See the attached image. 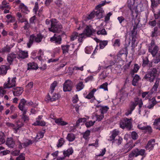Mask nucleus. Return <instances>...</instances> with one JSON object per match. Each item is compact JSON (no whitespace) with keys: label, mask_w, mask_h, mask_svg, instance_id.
I'll return each mask as SVG.
<instances>
[{"label":"nucleus","mask_w":160,"mask_h":160,"mask_svg":"<svg viewBox=\"0 0 160 160\" xmlns=\"http://www.w3.org/2000/svg\"><path fill=\"white\" fill-rule=\"evenodd\" d=\"M78 36V34L77 32H73L70 36V41H72L74 40Z\"/></svg>","instance_id":"48"},{"label":"nucleus","mask_w":160,"mask_h":160,"mask_svg":"<svg viewBox=\"0 0 160 160\" xmlns=\"http://www.w3.org/2000/svg\"><path fill=\"white\" fill-rule=\"evenodd\" d=\"M97 42L99 43L100 48L102 49L108 44V41L107 40L102 41L98 40Z\"/></svg>","instance_id":"29"},{"label":"nucleus","mask_w":160,"mask_h":160,"mask_svg":"<svg viewBox=\"0 0 160 160\" xmlns=\"http://www.w3.org/2000/svg\"><path fill=\"white\" fill-rule=\"evenodd\" d=\"M151 7L154 10V8H156L159 4H160V0H151Z\"/></svg>","instance_id":"32"},{"label":"nucleus","mask_w":160,"mask_h":160,"mask_svg":"<svg viewBox=\"0 0 160 160\" xmlns=\"http://www.w3.org/2000/svg\"><path fill=\"white\" fill-rule=\"evenodd\" d=\"M155 140L154 139H152L149 140L145 148L147 150H151L153 149L155 145Z\"/></svg>","instance_id":"17"},{"label":"nucleus","mask_w":160,"mask_h":160,"mask_svg":"<svg viewBox=\"0 0 160 160\" xmlns=\"http://www.w3.org/2000/svg\"><path fill=\"white\" fill-rule=\"evenodd\" d=\"M32 125L35 126H44L46 125V122L43 121H40V120H37L36 121L33 123Z\"/></svg>","instance_id":"36"},{"label":"nucleus","mask_w":160,"mask_h":160,"mask_svg":"<svg viewBox=\"0 0 160 160\" xmlns=\"http://www.w3.org/2000/svg\"><path fill=\"white\" fill-rule=\"evenodd\" d=\"M97 89L96 88L93 89L92 91H91L88 94V95L86 96H84L85 98L88 99H91L93 98L94 97V93L96 92Z\"/></svg>","instance_id":"28"},{"label":"nucleus","mask_w":160,"mask_h":160,"mask_svg":"<svg viewBox=\"0 0 160 160\" xmlns=\"http://www.w3.org/2000/svg\"><path fill=\"white\" fill-rule=\"evenodd\" d=\"M55 122L58 125L62 126H64L67 125L68 123L62 121L61 118H58L55 120Z\"/></svg>","instance_id":"39"},{"label":"nucleus","mask_w":160,"mask_h":160,"mask_svg":"<svg viewBox=\"0 0 160 160\" xmlns=\"http://www.w3.org/2000/svg\"><path fill=\"white\" fill-rule=\"evenodd\" d=\"M70 47V45L68 44L61 45V48L62 50L63 54L65 55L68 52Z\"/></svg>","instance_id":"26"},{"label":"nucleus","mask_w":160,"mask_h":160,"mask_svg":"<svg viewBox=\"0 0 160 160\" xmlns=\"http://www.w3.org/2000/svg\"><path fill=\"white\" fill-rule=\"evenodd\" d=\"M146 126H144V123H141L140 124H138L137 127L138 128L141 130H143L145 128Z\"/></svg>","instance_id":"64"},{"label":"nucleus","mask_w":160,"mask_h":160,"mask_svg":"<svg viewBox=\"0 0 160 160\" xmlns=\"http://www.w3.org/2000/svg\"><path fill=\"white\" fill-rule=\"evenodd\" d=\"M20 152L19 150H16L12 152L11 154L14 156H17L19 154Z\"/></svg>","instance_id":"63"},{"label":"nucleus","mask_w":160,"mask_h":160,"mask_svg":"<svg viewBox=\"0 0 160 160\" xmlns=\"http://www.w3.org/2000/svg\"><path fill=\"white\" fill-rule=\"evenodd\" d=\"M16 77L12 78H8V81L4 84V88H10L14 87L16 86Z\"/></svg>","instance_id":"9"},{"label":"nucleus","mask_w":160,"mask_h":160,"mask_svg":"<svg viewBox=\"0 0 160 160\" xmlns=\"http://www.w3.org/2000/svg\"><path fill=\"white\" fill-rule=\"evenodd\" d=\"M6 18L8 19H10V20L8 22H13L15 21V18L14 17L12 16L11 14L7 15L6 16Z\"/></svg>","instance_id":"52"},{"label":"nucleus","mask_w":160,"mask_h":160,"mask_svg":"<svg viewBox=\"0 0 160 160\" xmlns=\"http://www.w3.org/2000/svg\"><path fill=\"white\" fill-rule=\"evenodd\" d=\"M62 24L56 19H52L51 27L48 28L49 31L53 33H60L63 32Z\"/></svg>","instance_id":"2"},{"label":"nucleus","mask_w":160,"mask_h":160,"mask_svg":"<svg viewBox=\"0 0 160 160\" xmlns=\"http://www.w3.org/2000/svg\"><path fill=\"white\" fill-rule=\"evenodd\" d=\"M95 117L96 118V121L99 122L101 121L104 118V115L101 114V115H98L96 114Z\"/></svg>","instance_id":"55"},{"label":"nucleus","mask_w":160,"mask_h":160,"mask_svg":"<svg viewBox=\"0 0 160 160\" xmlns=\"http://www.w3.org/2000/svg\"><path fill=\"white\" fill-rule=\"evenodd\" d=\"M74 87L73 82L70 80H66L63 84V90L64 92H70Z\"/></svg>","instance_id":"10"},{"label":"nucleus","mask_w":160,"mask_h":160,"mask_svg":"<svg viewBox=\"0 0 160 160\" xmlns=\"http://www.w3.org/2000/svg\"><path fill=\"white\" fill-rule=\"evenodd\" d=\"M77 91H79L82 89L84 87V85L82 81L79 82L76 85Z\"/></svg>","instance_id":"35"},{"label":"nucleus","mask_w":160,"mask_h":160,"mask_svg":"<svg viewBox=\"0 0 160 160\" xmlns=\"http://www.w3.org/2000/svg\"><path fill=\"white\" fill-rule=\"evenodd\" d=\"M6 144L9 147L13 148L15 145V142L12 138H8L7 139Z\"/></svg>","instance_id":"15"},{"label":"nucleus","mask_w":160,"mask_h":160,"mask_svg":"<svg viewBox=\"0 0 160 160\" xmlns=\"http://www.w3.org/2000/svg\"><path fill=\"white\" fill-rule=\"evenodd\" d=\"M95 30L91 26H87L84 29L83 32L84 35H86L87 37H89L95 33Z\"/></svg>","instance_id":"11"},{"label":"nucleus","mask_w":160,"mask_h":160,"mask_svg":"<svg viewBox=\"0 0 160 160\" xmlns=\"http://www.w3.org/2000/svg\"><path fill=\"white\" fill-rule=\"evenodd\" d=\"M109 108L107 106H102L101 108L99 109V111L101 114L103 115L104 114L106 113L108 110Z\"/></svg>","instance_id":"43"},{"label":"nucleus","mask_w":160,"mask_h":160,"mask_svg":"<svg viewBox=\"0 0 160 160\" xmlns=\"http://www.w3.org/2000/svg\"><path fill=\"white\" fill-rule=\"evenodd\" d=\"M10 49L11 48L9 46L7 45L6 46L4 47L0 50V52L2 53L9 52H10Z\"/></svg>","instance_id":"41"},{"label":"nucleus","mask_w":160,"mask_h":160,"mask_svg":"<svg viewBox=\"0 0 160 160\" xmlns=\"http://www.w3.org/2000/svg\"><path fill=\"white\" fill-rule=\"evenodd\" d=\"M90 131L89 130H87L83 133V138L85 139H87L88 137L90 135Z\"/></svg>","instance_id":"56"},{"label":"nucleus","mask_w":160,"mask_h":160,"mask_svg":"<svg viewBox=\"0 0 160 160\" xmlns=\"http://www.w3.org/2000/svg\"><path fill=\"white\" fill-rule=\"evenodd\" d=\"M25 154L24 153H21L16 158V160H25Z\"/></svg>","instance_id":"53"},{"label":"nucleus","mask_w":160,"mask_h":160,"mask_svg":"<svg viewBox=\"0 0 160 160\" xmlns=\"http://www.w3.org/2000/svg\"><path fill=\"white\" fill-rule=\"evenodd\" d=\"M17 16L18 17V19L19 22L21 23L24 22L27 20L25 17L22 16V14L19 12L17 13Z\"/></svg>","instance_id":"25"},{"label":"nucleus","mask_w":160,"mask_h":160,"mask_svg":"<svg viewBox=\"0 0 160 160\" xmlns=\"http://www.w3.org/2000/svg\"><path fill=\"white\" fill-rule=\"evenodd\" d=\"M65 34V32H63L59 35H57L56 34H54L53 36L50 38V41L55 43L56 45H60L62 43V37L63 35Z\"/></svg>","instance_id":"8"},{"label":"nucleus","mask_w":160,"mask_h":160,"mask_svg":"<svg viewBox=\"0 0 160 160\" xmlns=\"http://www.w3.org/2000/svg\"><path fill=\"white\" fill-rule=\"evenodd\" d=\"M135 0H127V5L128 8L131 11H132L133 9V5L135 3Z\"/></svg>","instance_id":"31"},{"label":"nucleus","mask_w":160,"mask_h":160,"mask_svg":"<svg viewBox=\"0 0 160 160\" xmlns=\"http://www.w3.org/2000/svg\"><path fill=\"white\" fill-rule=\"evenodd\" d=\"M24 22V25L23 27V28L25 30H28L31 27L30 24L28 22V20Z\"/></svg>","instance_id":"49"},{"label":"nucleus","mask_w":160,"mask_h":160,"mask_svg":"<svg viewBox=\"0 0 160 160\" xmlns=\"http://www.w3.org/2000/svg\"><path fill=\"white\" fill-rule=\"evenodd\" d=\"M59 98L58 94H54L52 97H51L48 94L46 100L50 101L51 102L55 101L58 99Z\"/></svg>","instance_id":"24"},{"label":"nucleus","mask_w":160,"mask_h":160,"mask_svg":"<svg viewBox=\"0 0 160 160\" xmlns=\"http://www.w3.org/2000/svg\"><path fill=\"white\" fill-rule=\"evenodd\" d=\"M157 70L155 68H152L151 71L147 72L143 78V80L145 81L153 82L157 75Z\"/></svg>","instance_id":"4"},{"label":"nucleus","mask_w":160,"mask_h":160,"mask_svg":"<svg viewBox=\"0 0 160 160\" xmlns=\"http://www.w3.org/2000/svg\"><path fill=\"white\" fill-rule=\"evenodd\" d=\"M151 62L150 64L149 63V61L148 60V57H146L145 58L142 59V66L143 68H144L147 67L148 68H150L152 67Z\"/></svg>","instance_id":"19"},{"label":"nucleus","mask_w":160,"mask_h":160,"mask_svg":"<svg viewBox=\"0 0 160 160\" xmlns=\"http://www.w3.org/2000/svg\"><path fill=\"white\" fill-rule=\"evenodd\" d=\"M136 29L135 28H133L132 30L131 31V37L132 40V44H134L135 42L136 41L137 38L136 35L137 34V32L136 31Z\"/></svg>","instance_id":"22"},{"label":"nucleus","mask_w":160,"mask_h":160,"mask_svg":"<svg viewBox=\"0 0 160 160\" xmlns=\"http://www.w3.org/2000/svg\"><path fill=\"white\" fill-rule=\"evenodd\" d=\"M95 121L92 122V121H90L89 122H86L85 124L87 128H89L92 126H93Z\"/></svg>","instance_id":"58"},{"label":"nucleus","mask_w":160,"mask_h":160,"mask_svg":"<svg viewBox=\"0 0 160 160\" xmlns=\"http://www.w3.org/2000/svg\"><path fill=\"white\" fill-rule=\"evenodd\" d=\"M143 130H144L145 133H147L149 134H151L152 132L151 127L148 125L146 126Z\"/></svg>","instance_id":"46"},{"label":"nucleus","mask_w":160,"mask_h":160,"mask_svg":"<svg viewBox=\"0 0 160 160\" xmlns=\"http://www.w3.org/2000/svg\"><path fill=\"white\" fill-rule=\"evenodd\" d=\"M17 58L18 59L20 58L24 59L28 57V52H27L22 51L21 50H19L17 53Z\"/></svg>","instance_id":"13"},{"label":"nucleus","mask_w":160,"mask_h":160,"mask_svg":"<svg viewBox=\"0 0 160 160\" xmlns=\"http://www.w3.org/2000/svg\"><path fill=\"white\" fill-rule=\"evenodd\" d=\"M108 83L107 82H106L102 85H100L99 87V88L101 89H103L105 91H108Z\"/></svg>","instance_id":"54"},{"label":"nucleus","mask_w":160,"mask_h":160,"mask_svg":"<svg viewBox=\"0 0 160 160\" xmlns=\"http://www.w3.org/2000/svg\"><path fill=\"white\" fill-rule=\"evenodd\" d=\"M22 118L24 120V122H26L29 120V117L26 115L27 112V110H25V111H22Z\"/></svg>","instance_id":"47"},{"label":"nucleus","mask_w":160,"mask_h":160,"mask_svg":"<svg viewBox=\"0 0 160 160\" xmlns=\"http://www.w3.org/2000/svg\"><path fill=\"white\" fill-rule=\"evenodd\" d=\"M66 139L70 142L73 141L76 138V137L74 134L72 133H68Z\"/></svg>","instance_id":"34"},{"label":"nucleus","mask_w":160,"mask_h":160,"mask_svg":"<svg viewBox=\"0 0 160 160\" xmlns=\"http://www.w3.org/2000/svg\"><path fill=\"white\" fill-rule=\"evenodd\" d=\"M132 118L130 119L125 118L121 120L120 123V127L122 129L127 128L128 130H130L132 128Z\"/></svg>","instance_id":"6"},{"label":"nucleus","mask_w":160,"mask_h":160,"mask_svg":"<svg viewBox=\"0 0 160 160\" xmlns=\"http://www.w3.org/2000/svg\"><path fill=\"white\" fill-rule=\"evenodd\" d=\"M33 142L31 139H27L26 141L23 143V147L24 148L28 147L29 145L32 144Z\"/></svg>","instance_id":"45"},{"label":"nucleus","mask_w":160,"mask_h":160,"mask_svg":"<svg viewBox=\"0 0 160 160\" xmlns=\"http://www.w3.org/2000/svg\"><path fill=\"white\" fill-rule=\"evenodd\" d=\"M134 102H131L129 106V109L133 111L135 107L138 105L139 109H140L143 105V102L142 99H139L138 98H135L134 99Z\"/></svg>","instance_id":"7"},{"label":"nucleus","mask_w":160,"mask_h":160,"mask_svg":"<svg viewBox=\"0 0 160 160\" xmlns=\"http://www.w3.org/2000/svg\"><path fill=\"white\" fill-rule=\"evenodd\" d=\"M23 88L20 87H17L14 88L12 90V93L14 96L18 97L22 94L23 92Z\"/></svg>","instance_id":"12"},{"label":"nucleus","mask_w":160,"mask_h":160,"mask_svg":"<svg viewBox=\"0 0 160 160\" xmlns=\"http://www.w3.org/2000/svg\"><path fill=\"white\" fill-rule=\"evenodd\" d=\"M160 34V30L157 27H155L151 32V36L152 38L156 37Z\"/></svg>","instance_id":"21"},{"label":"nucleus","mask_w":160,"mask_h":160,"mask_svg":"<svg viewBox=\"0 0 160 160\" xmlns=\"http://www.w3.org/2000/svg\"><path fill=\"white\" fill-rule=\"evenodd\" d=\"M128 54L127 47H125L122 48L119 51V53L118 55V57H120L123 54H125L126 56Z\"/></svg>","instance_id":"27"},{"label":"nucleus","mask_w":160,"mask_h":160,"mask_svg":"<svg viewBox=\"0 0 160 160\" xmlns=\"http://www.w3.org/2000/svg\"><path fill=\"white\" fill-rule=\"evenodd\" d=\"M140 79V77L138 74H136L134 77L133 80L132 81V84L134 86L136 85V83L138 82V81Z\"/></svg>","instance_id":"38"},{"label":"nucleus","mask_w":160,"mask_h":160,"mask_svg":"<svg viewBox=\"0 0 160 160\" xmlns=\"http://www.w3.org/2000/svg\"><path fill=\"white\" fill-rule=\"evenodd\" d=\"M84 36L83 33H82L79 34L78 36V41L79 42H82L83 41L82 39L84 38Z\"/></svg>","instance_id":"60"},{"label":"nucleus","mask_w":160,"mask_h":160,"mask_svg":"<svg viewBox=\"0 0 160 160\" xmlns=\"http://www.w3.org/2000/svg\"><path fill=\"white\" fill-rule=\"evenodd\" d=\"M28 70H37L38 68V65L34 62H29L28 63Z\"/></svg>","instance_id":"18"},{"label":"nucleus","mask_w":160,"mask_h":160,"mask_svg":"<svg viewBox=\"0 0 160 160\" xmlns=\"http://www.w3.org/2000/svg\"><path fill=\"white\" fill-rule=\"evenodd\" d=\"M97 34L98 35H106L107 32L105 29L103 28L101 30L98 31L97 32Z\"/></svg>","instance_id":"51"},{"label":"nucleus","mask_w":160,"mask_h":160,"mask_svg":"<svg viewBox=\"0 0 160 160\" xmlns=\"http://www.w3.org/2000/svg\"><path fill=\"white\" fill-rule=\"evenodd\" d=\"M65 142L64 139L63 138H61L58 140L57 146L58 148L61 147L63 145Z\"/></svg>","instance_id":"42"},{"label":"nucleus","mask_w":160,"mask_h":160,"mask_svg":"<svg viewBox=\"0 0 160 160\" xmlns=\"http://www.w3.org/2000/svg\"><path fill=\"white\" fill-rule=\"evenodd\" d=\"M131 137L133 140H135L138 138V135L135 132L133 131L131 133Z\"/></svg>","instance_id":"57"},{"label":"nucleus","mask_w":160,"mask_h":160,"mask_svg":"<svg viewBox=\"0 0 160 160\" xmlns=\"http://www.w3.org/2000/svg\"><path fill=\"white\" fill-rule=\"evenodd\" d=\"M148 51L152 57H155L152 60L154 63H158L160 62V50L159 51V47L155 44L153 39L152 40L149 45Z\"/></svg>","instance_id":"1"},{"label":"nucleus","mask_w":160,"mask_h":160,"mask_svg":"<svg viewBox=\"0 0 160 160\" xmlns=\"http://www.w3.org/2000/svg\"><path fill=\"white\" fill-rule=\"evenodd\" d=\"M5 135L4 133H2V134L0 135V145L4 143L5 142Z\"/></svg>","instance_id":"50"},{"label":"nucleus","mask_w":160,"mask_h":160,"mask_svg":"<svg viewBox=\"0 0 160 160\" xmlns=\"http://www.w3.org/2000/svg\"><path fill=\"white\" fill-rule=\"evenodd\" d=\"M26 103L27 100L25 99H21L18 106L19 109L22 111H25V110H27V109L25 108V106L26 105Z\"/></svg>","instance_id":"14"},{"label":"nucleus","mask_w":160,"mask_h":160,"mask_svg":"<svg viewBox=\"0 0 160 160\" xmlns=\"http://www.w3.org/2000/svg\"><path fill=\"white\" fill-rule=\"evenodd\" d=\"M112 15L111 12L108 13L105 17V22L108 21L110 19V17Z\"/></svg>","instance_id":"61"},{"label":"nucleus","mask_w":160,"mask_h":160,"mask_svg":"<svg viewBox=\"0 0 160 160\" xmlns=\"http://www.w3.org/2000/svg\"><path fill=\"white\" fill-rule=\"evenodd\" d=\"M146 153H145V150L143 149L139 150L138 148H136L133 150L129 154L128 157L130 158L133 157H137L139 155L142 156L141 160H142L144 158L146 157Z\"/></svg>","instance_id":"5"},{"label":"nucleus","mask_w":160,"mask_h":160,"mask_svg":"<svg viewBox=\"0 0 160 160\" xmlns=\"http://www.w3.org/2000/svg\"><path fill=\"white\" fill-rule=\"evenodd\" d=\"M95 15V12L93 11L90 14H89L88 17L87 18L88 19H92L93 18L94 16Z\"/></svg>","instance_id":"62"},{"label":"nucleus","mask_w":160,"mask_h":160,"mask_svg":"<svg viewBox=\"0 0 160 160\" xmlns=\"http://www.w3.org/2000/svg\"><path fill=\"white\" fill-rule=\"evenodd\" d=\"M73 152V150L72 148L71 147L66 150H64L63 152V154L65 157H69L70 155H72Z\"/></svg>","instance_id":"23"},{"label":"nucleus","mask_w":160,"mask_h":160,"mask_svg":"<svg viewBox=\"0 0 160 160\" xmlns=\"http://www.w3.org/2000/svg\"><path fill=\"white\" fill-rule=\"evenodd\" d=\"M5 1H3L2 2V4L0 6V8L1 9H3L5 8L10 9V7Z\"/></svg>","instance_id":"33"},{"label":"nucleus","mask_w":160,"mask_h":160,"mask_svg":"<svg viewBox=\"0 0 160 160\" xmlns=\"http://www.w3.org/2000/svg\"><path fill=\"white\" fill-rule=\"evenodd\" d=\"M44 37V35L41 33L36 34H33L30 35L29 38V42L27 44L28 48H30L34 42L39 43L41 42Z\"/></svg>","instance_id":"3"},{"label":"nucleus","mask_w":160,"mask_h":160,"mask_svg":"<svg viewBox=\"0 0 160 160\" xmlns=\"http://www.w3.org/2000/svg\"><path fill=\"white\" fill-rule=\"evenodd\" d=\"M44 132H40L38 133L36 137V139L38 140L42 138L44 135Z\"/></svg>","instance_id":"59"},{"label":"nucleus","mask_w":160,"mask_h":160,"mask_svg":"<svg viewBox=\"0 0 160 160\" xmlns=\"http://www.w3.org/2000/svg\"><path fill=\"white\" fill-rule=\"evenodd\" d=\"M104 11L103 9H100L97 10V11L95 12V15L98 19H101L103 17L102 13Z\"/></svg>","instance_id":"30"},{"label":"nucleus","mask_w":160,"mask_h":160,"mask_svg":"<svg viewBox=\"0 0 160 160\" xmlns=\"http://www.w3.org/2000/svg\"><path fill=\"white\" fill-rule=\"evenodd\" d=\"M157 103L155 97L152 98L149 100V105L148 106L147 108L149 109H152L154 106Z\"/></svg>","instance_id":"20"},{"label":"nucleus","mask_w":160,"mask_h":160,"mask_svg":"<svg viewBox=\"0 0 160 160\" xmlns=\"http://www.w3.org/2000/svg\"><path fill=\"white\" fill-rule=\"evenodd\" d=\"M57 82L56 81H54L51 85L50 87V92L52 94L55 88L57 85Z\"/></svg>","instance_id":"44"},{"label":"nucleus","mask_w":160,"mask_h":160,"mask_svg":"<svg viewBox=\"0 0 160 160\" xmlns=\"http://www.w3.org/2000/svg\"><path fill=\"white\" fill-rule=\"evenodd\" d=\"M140 68V67L137 64L135 63L134 65L133 69L131 70L130 73L132 75H134V73H137Z\"/></svg>","instance_id":"37"},{"label":"nucleus","mask_w":160,"mask_h":160,"mask_svg":"<svg viewBox=\"0 0 160 160\" xmlns=\"http://www.w3.org/2000/svg\"><path fill=\"white\" fill-rule=\"evenodd\" d=\"M19 8L22 12L24 13H27V12L28 11V8L23 3H21Z\"/></svg>","instance_id":"40"},{"label":"nucleus","mask_w":160,"mask_h":160,"mask_svg":"<svg viewBox=\"0 0 160 160\" xmlns=\"http://www.w3.org/2000/svg\"><path fill=\"white\" fill-rule=\"evenodd\" d=\"M17 54L13 53L8 54L7 55V60L10 65H11L14 61V59L17 58Z\"/></svg>","instance_id":"16"}]
</instances>
